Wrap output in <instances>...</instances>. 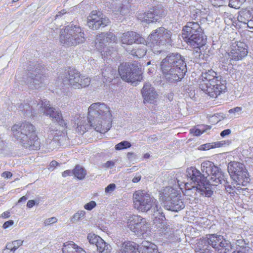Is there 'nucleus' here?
<instances>
[{"instance_id":"72a5a7b5","label":"nucleus","mask_w":253,"mask_h":253,"mask_svg":"<svg viewBox=\"0 0 253 253\" xmlns=\"http://www.w3.org/2000/svg\"><path fill=\"white\" fill-rule=\"evenodd\" d=\"M87 239L90 244H95L96 246L99 241H101V238L94 233H90L87 235Z\"/></svg>"},{"instance_id":"7c9ffc66","label":"nucleus","mask_w":253,"mask_h":253,"mask_svg":"<svg viewBox=\"0 0 253 253\" xmlns=\"http://www.w3.org/2000/svg\"><path fill=\"white\" fill-rule=\"evenodd\" d=\"M96 246L98 253H110V246L107 244L102 238Z\"/></svg>"},{"instance_id":"603ef678","label":"nucleus","mask_w":253,"mask_h":253,"mask_svg":"<svg viewBox=\"0 0 253 253\" xmlns=\"http://www.w3.org/2000/svg\"><path fill=\"white\" fill-rule=\"evenodd\" d=\"M230 133H231V130L229 129H225V130H223L221 132L220 135L222 137H224L226 135H229V134H230Z\"/></svg>"},{"instance_id":"69168bd1","label":"nucleus","mask_w":253,"mask_h":253,"mask_svg":"<svg viewBox=\"0 0 253 253\" xmlns=\"http://www.w3.org/2000/svg\"><path fill=\"white\" fill-rule=\"evenodd\" d=\"M232 253H243L241 251H234Z\"/></svg>"},{"instance_id":"6e6d98bb","label":"nucleus","mask_w":253,"mask_h":253,"mask_svg":"<svg viewBox=\"0 0 253 253\" xmlns=\"http://www.w3.org/2000/svg\"><path fill=\"white\" fill-rule=\"evenodd\" d=\"M1 216L3 218H8L10 216V212L9 211H5L1 214Z\"/></svg>"},{"instance_id":"a878e982","label":"nucleus","mask_w":253,"mask_h":253,"mask_svg":"<svg viewBox=\"0 0 253 253\" xmlns=\"http://www.w3.org/2000/svg\"><path fill=\"white\" fill-rule=\"evenodd\" d=\"M68 78H62L61 77L63 81V84H67L68 83L72 86H78L79 82V74L76 69H72L68 71Z\"/></svg>"},{"instance_id":"13d9d810","label":"nucleus","mask_w":253,"mask_h":253,"mask_svg":"<svg viewBox=\"0 0 253 253\" xmlns=\"http://www.w3.org/2000/svg\"><path fill=\"white\" fill-rule=\"evenodd\" d=\"M114 162L112 161H107L106 163V166L107 167H109L111 166H113L114 165Z\"/></svg>"},{"instance_id":"58836bf2","label":"nucleus","mask_w":253,"mask_h":253,"mask_svg":"<svg viewBox=\"0 0 253 253\" xmlns=\"http://www.w3.org/2000/svg\"><path fill=\"white\" fill-rule=\"evenodd\" d=\"M57 221V218L55 217H52L46 219L44 220L43 224L45 226H46L49 225L51 223H56Z\"/></svg>"},{"instance_id":"2eb2a0df","label":"nucleus","mask_w":253,"mask_h":253,"mask_svg":"<svg viewBox=\"0 0 253 253\" xmlns=\"http://www.w3.org/2000/svg\"><path fill=\"white\" fill-rule=\"evenodd\" d=\"M79 27L73 25L68 26L64 29L61 30L60 36V42L63 45L74 46L79 42L78 30Z\"/></svg>"},{"instance_id":"bb28decb","label":"nucleus","mask_w":253,"mask_h":253,"mask_svg":"<svg viewBox=\"0 0 253 253\" xmlns=\"http://www.w3.org/2000/svg\"><path fill=\"white\" fill-rule=\"evenodd\" d=\"M185 189L183 195L186 200L191 201L197 198V188L195 186L190 187L188 183H186L185 184Z\"/></svg>"},{"instance_id":"0e129e2a","label":"nucleus","mask_w":253,"mask_h":253,"mask_svg":"<svg viewBox=\"0 0 253 253\" xmlns=\"http://www.w3.org/2000/svg\"><path fill=\"white\" fill-rule=\"evenodd\" d=\"M80 253H86L83 249L80 248Z\"/></svg>"},{"instance_id":"4468645a","label":"nucleus","mask_w":253,"mask_h":253,"mask_svg":"<svg viewBox=\"0 0 253 253\" xmlns=\"http://www.w3.org/2000/svg\"><path fill=\"white\" fill-rule=\"evenodd\" d=\"M87 25L93 30L103 28L109 25V19L99 10H92L87 16Z\"/></svg>"},{"instance_id":"79ce46f5","label":"nucleus","mask_w":253,"mask_h":253,"mask_svg":"<svg viewBox=\"0 0 253 253\" xmlns=\"http://www.w3.org/2000/svg\"><path fill=\"white\" fill-rule=\"evenodd\" d=\"M130 7L129 2L128 1L127 2V4L125 6H121L120 8V12L122 14H125L126 13L129 11V8Z\"/></svg>"},{"instance_id":"49530a36","label":"nucleus","mask_w":253,"mask_h":253,"mask_svg":"<svg viewBox=\"0 0 253 253\" xmlns=\"http://www.w3.org/2000/svg\"><path fill=\"white\" fill-rule=\"evenodd\" d=\"M86 174V170L82 168H80V180L84 178Z\"/></svg>"},{"instance_id":"f704fd0d","label":"nucleus","mask_w":253,"mask_h":253,"mask_svg":"<svg viewBox=\"0 0 253 253\" xmlns=\"http://www.w3.org/2000/svg\"><path fill=\"white\" fill-rule=\"evenodd\" d=\"M131 145L130 143L128 141H123L116 144L115 146V148L116 150H121L129 148L131 147Z\"/></svg>"},{"instance_id":"dca6fc26","label":"nucleus","mask_w":253,"mask_h":253,"mask_svg":"<svg viewBox=\"0 0 253 253\" xmlns=\"http://www.w3.org/2000/svg\"><path fill=\"white\" fill-rule=\"evenodd\" d=\"M127 227L136 234H144L149 227L146 219L139 215H131L127 220Z\"/></svg>"},{"instance_id":"4c0bfd02","label":"nucleus","mask_w":253,"mask_h":253,"mask_svg":"<svg viewBox=\"0 0 253 253\" xmlns=\"http://www.w3.org/2000/svg\"><path fill=\"white\" fill-rule=\"evenodd\" d=\"M96 205L95 202L94 201H91L89 203L86 204L84 206V208L85 210L88 211H90L93 209Z\"/></svg>"},{"instance_id":"e2e57ef3","label":"nucleus","mask_w":253,"mask_h":253,"mask_svg":"<svg viewBox=\"0 0 253 253\" xmlns=\"http://www.w3.org/2000/svg\"><path fill=\"white\" fill-rule=\"evenodd\" d=\"M67 13V11L65 9H63V10H61V11L59 12V13H62L63 15L65 14V13Z\"/></svg>"},{"instance_id":"774afa93","label":"nucleus","mask_w":253,"mask_h":253,"mask_svg":"<svg viewBox=\"0 0 253 253\" xmlns=\"http://www.w3.org/2000/svg\"><path fill=\"white\" fill-rule=\"evenodd\" d=\"M150 64H151V62H150V61H149V62H147V65H149Z\"/></svg>"},{"instance_id":"4be33fe9","label":"nucleus","mask_w":253,"mask_h":253,"mask_svg":"<svg viewBox=\"0 0 253 253\" xmlns=\"http://www.w3.org/2000/svg\"><path fill=\"white\" fill-rule=\"evenodd\" d=\"M122 43L131 45L133 43L145 44L146 40L139 34L129 31L123 33L121 37Z\"/></svg>"},{"instance_id":"39448f33","label":"nucleus","mask_w":253,"mask_h":253,"mask_svg":"<svg viewBox=\"0 0 253 253\" xmlns=\"http://www.w3.org/2000/svg\"><path fill=\"white\" fill-rule=\"evenodd\" d=\"M219 253H227L231 245L222 236L216 234H207L199 239L195 245L196 253H211L210 247Z\"/></svg>"},{"instance_id":"9d476101","label":"nucleus","mask_w":253,"mask_h":253,"mask_svg":"<svg viewBox=\"0 0 253 253\" xmlns=\"http://www.w3.org/2000/svg\"><path fill=\"white\" fill-rule=\"evenodd\" d=\"M118 72L121 79L127 83L140 82L143 79L141 66L135 61L132 63L121 64Z\"/></svg>"},{"instance_id":"393cba45","label":"nucleus","mask_w":253,"mask_h":253,"mask_svg":"<svg viewBox=\"0 0 253 253\" xmlns=\"http://www.w3.org/2000/svg\"><path fill=\"white\" fill-rule=\"evenodd\" d=\"M197 186L195 187L197 188V193H200L201 195L207 197H210L213 194V191L211 190V186H213L209 182L205 180H200L197 182Z\"/></svg>"},{"instance_id":"8fccbe9b","label":"nucleus","mask_w":253,"mask_h":253,"mask_svg":"<svg viewBox=\"0 0 253 253\" xmlns=\"http://www.w3.org/2000/svg\"><path fill=\"white\" fill-rule=\"evenodd\" d=\"M1 176L5 178H10L12 176V174L9 171H5L1 174Z\"/></svg>"},{"instance_id":"6e6552de","label":"nucleus","mask_w":253,"mask_h":253,"mask_svg":"<svg viewBox=\"0 0 253 253\" xmlns=\"http://www.w3.org/2000/svg\"><path fill=\"white\" fill-rule=\"evenodd\" d=\"M148 46L155 54L161 53L164 46L170 44L171 32L161 27L153 31L148 36Z\"/></svg>"},{"instance_id":"de8ad7c7","label":"nucleus","mask_w":253,"mask_h":253,"mask_svg":"<svg viewBox=\"0 0 253 253\" xmlns=\"http://www.w3.org/2000/svg\"><path fill=\"white\" fill-rule=\"evenodd\" d=\"M79 220V213L78 212L76 213L71 218V221L72 222H77Z\"/></svg>"},{"instance_id":"1a4fd4ad","label":"nucleus","mask_w":253,"mask_h":253,"mask_svg":"<svg viewBox=\"0 0 253 253\" xmlns=\"http://www.w3.org/2000/svg\"><path fill=\"white\" fill-rule=\"evenodd\" d=\"M180 193L171 187H166L160 192V198L165 203L168 210L178 211L185 205L181 199Z\"/></svg>"},{"instance_id":"4d7b16f0","label":"nucleus","mask_w":253,"mask_h":253,"mask_svg":"<svg viewBox=\"0 0 253 253\" xmlns=\"http://www.w3.org/2000/svg\"><path fill=\"white\" fill-rule=\"evenodd\" d=\"M241 110H242L241 107H237L236 108H234L233 109L230 110L229 112H239V111H241Z\"/></svg>"},{"instance_id":"a18cd8bd","label":"nucleus","mask_w":253,"mask_h":253,"mask_svg":"<svg viewBox=\"0 0 253 253\" xmlns=\"http://www.w3.org/2000/svg\"><path fill=\"white\" fill-rule=\"evenodd\" d=\"M5 248L7 250L10 251V253H14L15 251V250H14L13 242L7 244Z\"/></svg>"},{"instance_id":"052dcab7","label":"nucleus","mask_w":253,"mask_h":253,"mask_svg":"<svg viewBox=\"0 0 253 253\" xmlns=\"http://www.w3.org/2000/svg\"><path fill=\"white\" fill-rule=\"evenodd\" d=\"M144 158L148 159L150 157V155L148 153H146L143 156Z\"/></svg>"},{"instance_id":"bf43d9fd","label":"nucleus","mask_w":253,"mask_h":253,"mask_svg":"<svg viewBox=\"0 0 253 253\" xmlns=\"http://www.w3.org/2000/svg\"><path fill=\"white\" fill-rule=\"evenodd\" d=\"M27 200V197L24 196L22 197L21 198H20V199L18 201V203H20L23 201H25Z\"/></svg>"},{"instance_id":"ea45409f","label":"nucleus","mask_w":253,"mask_h":253,"mask_svg":"<svg viewBox=\"0 0 253 253\" xmlns=\"http://www.w3.org/2000/svg\"><path fill=\"white\" fill-rule=\"evenodd\" d=\"M116 187V185L114 183L110 184L105 188V191L106 193L112 192L115 190Z\"/></svg>"},{"instance_id":"09e8293b","label":"nucleus","mask_w":253,"mask_h":253,"mask_svg":"<svg viewBox=\"0 0 253 253\" xmlns=\"http://www.w3.org/2000/svg\"><path fill=\"white\" fill-rule=\"evenodd\" d=\"M56 144L55 140H50L49 144H48V148L49 149L52 150L54 148V146Z\"/></svg>"},{"instance_id":"c03bdc74","label":"nucleus","mask_w":253,"mask_h":253,"mask_svg":"<svg viewBox=\"0 0 253 253\" xmlns=\"http://www.w3.org/2000/svg\"><path fill=\"white\" fill-rule=\"evenodd\" d=\"M14 224V221L12 220H9L7 221H6L3 224L2 227L4 229H7L10 226L13 225Z\"/></svg>"},{"instance_id":"338daca9","label":"nucleus","mask_w":253,"mask_h":253,"mask_svg":"<svg viewBox=\"0 0 253 253\" xmlns=\"http://www.w3.org/2000/svg\"><path fill=\"white\" fill-rule=\"evenodd\" d=\"M18 0H12V3L16 2L18 1Z\"/></svg>"},{"instance_id":"5701e85b","label":"nucleus","mask_w":253,"mask_h":253,"mask_svg":"<svg viewBox=\"0 0 253 253\" xmlns=\"http://www.w3.org/2000/svg\"><path fill=\"white\" fill-rule=\"evenodd\" d=\"M221 79L217 72L212 69L206 70L202 73L199 78V88H201L208 84L213 83Z\"/></svg>"},{"instance_id":"f8f14e48","label":"nucleus","mask_w":253,"mask_h":253,"mask_svg":"<svg viewBox=\"0 0 253 253\" xmlns=\"http://www.w3.org/2000/svg\"><path fill=\"white\" fill-rule=\"evenodd\" d=\"M134 242L125 241L122 244L120 253H158L157 246L148 241H143L137 246Z\"/></svg>"},{"instance_id":"423d86ee","label":"nucleus","mask_w":253,"mask_h":253,"mask_svg":"<svg viewBox=\"0 0 253 253\" xmlns=\"http://www.w3.org/2000/svg\"><path fill=\"white\" fill-rule=\"evenodd\" d=\"M182 37L184 41L193 48H200L206 43V36L198 22H187L182 28Z\"/></svg>"},{"instance_id":"412c9836","label":"nucleus","mask_w":253,"mask_h":253,"mask_svg":"<svg viewBox=\"0 0 253 253\" xmlns=\"http://www.w3.org/2000/svg\"><path fill=\"white\" fill-rule=\"evenodd\" d=\"M117 37L112 32H109L106 33H101L97 35L95 39V46L99 50L102 55H103V49L104 48L103 45L105 43L116 42Z\"/></svg>"},{"instance_id":"0eeeda50","label":"nucleus","mask_w":253,"mask_h":253,"mask_svg":"<svg viewBox=\"0 0 253 253\" xmlns=\"http://www.w3.org/2000/svg\"><path fill=\"white\" fill-rule=\"evenodd\" d=\"M132 199L134 208L139 211L147 212L152 209L154 212H158L162 217H165L157 200L147 191L140 190L135 191L133 194Z\"/></svg>"},{"instance_id":"5fc2aeb1","label":"nucleus","mask_w":253,"mask_h":253,"mask_svg":"<svg viewBox=\"0 0 253 253\" xmlns=\"http://www.w3.org/2000/svg\"><path fill=\"white\" fill-rule=\"evenodd\" d=\"M141 175L136 176L132 178V181L133 183H137L141 180Z\"/></svg>"},{"instance_id":"680f3d73","label":"nucleus","mask_w":253,"mask_h":253,"mask_svg":"<svg viewBox=\"0 0 253 253\" xmlns=\"http://www.w3.org/2000/svg\"><path fill=\"white\" fill-rule=\"evenodd\" d=\"M62 15H63L62 13H59V12H58V13L55 16V19H56L59 17L61 16Z\"/></svg>"},{"instance_id":"f3484780","label":"nucleus","mask_w":253,"mask_h":253,"mask_svg":"<svg viewBox=\"0 0 253 253\" xmlns=\"http://www.w3.org/2000/svg\"><path fill=\"white\" fill-rule=\"evenodd\" d=\"M210 98L216 99L227 91L226 84L221 79L200 88Z\"/></svg>"},{"instance_id":"20e7f679","label":"nucleus","mask_w":253,"mask_h":253,"mask_svg":"<svg viewBox=\"0 0 253 253\" xmlns=\"http://www.w3.org/2000/svg\"><path fill=\"white\" fill-rule=\"evenodd\" d=\"M13 137L23 147L30 150H38L41 143L36 127L31 123L25 122L11 127Z\"/></svg>"},{"instance_id":"c85d7f7f","label":"nucleus","mask_w":253,"mask_h":253,"mask_svg":"<svg viewBox=\"0 0 253 253\" xmlns=\"http://www.w3.org/2000/svg\"><path fill=\"white\" fill-rule=\"evenodd\" d=\"M62 250L63 253H79V246L73 241L65 243Z\"/></svg>"},{"instance_id":"f03ea898","label":"nucleus","mask_w":253,"mask_h":253,"mask_svg":"<svg viewBox=\"0 0 253 253\" xmlns=\"http://www.w3.org/2000/svg\"><path fill=\"white\" fill-rule=\"evenodd\" d=\"M160 67L164 77L170 83L180 81L187 72L184 59L178 53L168 55L162 61Z\"/></svg>"},{"instance_id":"9b49d317","label":"nucleus","mask_w":253,"mask_h":253,"mask_svg":"<svg viewBox=\"0 0 253 253\" xmlns=\"http://www.w3.org/2000/svg\"><path fill=\"white\" fill-rule=\"evenodd\" d=\"M28 70L27 84L31 89H39L45 84L47 77L44 74V67L39 64H30Z\"/></svg>"},{"instance_id":"ddd939ff","label":"nucleus","mask_w":253,"mask_h":253,"mask_svg":"<svg viewBox=\"0 0 253 253\" xmlns=\"http://www.w3.org/2000/svg\"><path fill=\"white\" fill-rule=\"evenodd\" d=\"M201 170L204 175L210 176L209 182L214 186H218L224 180L223 172L212 162L206 161L203 162L201 164Z\"/></svg>"},{"instance_id":"864d4df0","label":"nucleus","mask_w":253,"mask_h":253,"mask_svg":"<svg viewBox=\"0 0 253 253\" xmlns=\"http://www.w3.org/2000/svg\"><path fill=\"white\" fill-rule=\"evenodd\" d=\"M35 204L36 203L34 200H29L27 202V206L29 208H31L35 205Z\"/></svg>"},{"instance_id":"473e14b6","label":"nucleus","mask_w":253,"mask_h":253,"mask_svg":"<svg viewBox=\"0 0 253 253\" xmlns=\"http://www.w3.org/2000/svg\"><path fill=\"white\" fill-rule=\"evenodd\" d=\"M146 53V49L145 48H139L137 49H133L130 51V54L138 58L143 57Z\"/></svg>"},{"instance_id":"a211bd4d","label":"nucleus","mask_w":253,"mask_h":253,"mask_svg":"<svg viewBox=\"0 0 253 253\" xmlns=\"http://www.w3.org/2000/svg\"><path fill=\"white\" fill-rule=\"evenodd\" d=\"M248 54V46L246 43L238 41L233 43L228 53L231 60L239 61L244 58Z\"/></svg>"},{"instance_id":"f257e3e1","label":"nucleus","mask_w":253,"mask_h":253,"mask_svg":"<svg viewBox=\"0 0 253 253\" xmlns=\"http://www.w3.org/2000/svg\"><path fill=\"white\" fill-rule=\"evenodd\" d=\"M89 124L80 126V133L84 134L91 126L100 133L108 131L112 126V115L110 108L104 103H94L88 108Z\"/></svg>"},{"instance_id":"c9c22d12","label":"nucleus","mask_w":253,"mask_h":253,"mask_svg":"<svg viewBox=\"0 0 253 253\" xmlns=\"http://www.w3.org/2000/svg\"><path fill=\"white\" fill-rule=\"evenodd\" d=\"M20 110L24 112V113L27 115H30L32 113V108H31L28 105H21L19 106Z\"/></svg>"},{"instance_id":"e433bc0d","label":"nucleus","mask_w":253,"mask_h":253,"mask_svg":"<svg viewBox=\"0 0 253 253\" xmlns=\"http://www.w3.org/2000/svg\"><path fill=\"white\" fill-rule=\"evenodd\" d=\"M90 83V79L89 78H84L81 79L80 86L82 87H85L89 85Z\"/></svg>"},{"instance_id":"b1692460","label":"nucleus","mask_w":253,"mask_h":253,"mask_svg":"<svg viewBox=\"0 0 253 253\" xmlns=\"http://www.w3.org/2000/svg\"><path fill=\"white\" fill-rule=\"evenodd\" d=\"M141 93L144 98V103L146 102L153 103L154 99L158 97V94L154 88L152 87L151 84L148 83L144 85L141 90Z\"/></svg>"},{"instance_id":"c756f323","label":"nucleus","mask_w":253,"mask_h":253,"mask_svg":"<svg viewBox=\"0 0 253 253\" xmlns=\"http://www.w3.org/2000/svg\"><path fill=\"white\" fill-rule=\"evenodd\" d=\"M253 16L252 10L245 8L240 11L238 18L241 22L247 23Z\"/></svg>"},{"instance_id":"3c124183","label":"nucleus","mask_w":253,"mask_h":253,"mask_svg":"<svg viewBox=\"0 0 253 253\" xmlns=\"http://www.w3.org/2000/svg\"><path fill=\"white\" fill-rule=\"evenodd\" d=\"M205 131V130H201L200 129L197 128L194 130V133L195 136H200Z\"/></svg>"},{"instance_id":"7ed1b4c3","label":"nucleus","mask_w":253,"mask_h":253,"mask_svg":"<svg viewBox=\"0 0 253 253\" xmlns=\"http://www.w3.org/2000/svg\"><path fill=\"white\" fill-rule=\"evenodd\" d=\"M228 172L233 182L227 184L225 188L226 192L234 199L238 197L237 191L244 189L241 186H246L251 181L249 173L245 165L240 162L232 161L228 163Z\"/></svg>"},{"instance_id":"2f4dec72","label":"nucleus","mask_w":253,"mask_h":253,"mask_svg":"<svg viewBox=\"0 0 253 253\" xmlns=\"http://www.w3.org/2000/svg\"><path fill=\"white\" fill-rule=\"evenodd\" d=\"M71 175H73L75 178L79 179V166L78 165H76L74 169L72 170H66L62 173V176L63 177Z\"/></svg>"},{"instance_id":"a19ab883","label":"nucleus","mask_w":253,"mask_h":253,"mask_svg":"<svg viewBox=\"0 0 253 253\" xmlns=\"http://www.w3.org/2000/svg\"><path fill=\"white\" fill-rule=\"evenodd\" d=\"M13 244L14 250H16L19 247L22 246L23 243V241L21 240H17L12 242Z\"/></svg>"},{"instance_id":"6ab92c4d","label":"nucleus","mask_w":253,"mask_h":253,"mask_svg":"<svg viewBox=\"0 0 253 253\" xmlns=\"http://www.w3.org/2000/svg\"><path fill=\"white\" fill-rule=\"evenodd\" d=\"M40 104L41 112L49 116L50 118L55 119L57 123L61 126L66 125L64 120L62 118L61 113L55 108L50 107L49 102L46 100L41 101Z\"/></svg>"},{"instance_id":"37998d69","label":"nucleus","mask_w":253,"mask_h":253,"mask_svg":"<svg viewBox=\"0 0 253 253\" xmlns=\"http://www.w3.org/2000/svg\"><path fill=\"white\" fill-rule=\"evenodd\" d=\"M59 165V164L57 163L56 161H52L49 164L48 169H49L51 171H52L54 169V168H55Z\"/></svg>"},{"instance_id":"cd10ccee","label":"nucleus","mask_w":253,"mask_h":253,"mask_svg":"<svg viewBox=\"0 0 253 253\" xmlns=\"http://www.w3.org/2000/svg\"><path fill=\"white\" fill-rule=\"evenodd\" d=\"M187 176L193 182H198L201 178V173L196 168L191 167L186 170Z\"/></svg>"},{"instance_id":"aec40b11","label":"nucleus","mask_w":253,"mask_h":253,"mask_svg":"<svg viewBox=\"0 0 253 253\" xmlns=\"http://www.w3.org/2000/svg\"><path fill=\"white\" fill-rule=\"evenodd\" d=\"M164 15V11L162 8L155 6L150 8L143 15L140 14L139 18H141L142 21L147 23L156 22Z\"/></svg>"}]
</instances>
